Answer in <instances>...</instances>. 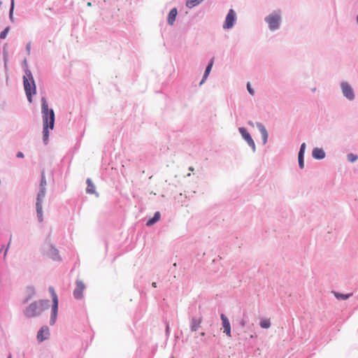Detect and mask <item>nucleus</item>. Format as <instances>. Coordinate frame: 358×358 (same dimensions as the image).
Listing matches in <instances>:
<instances>
[{
    "label": "nucleus",
    "mask_w": 358,
    "mask_h": 358,
    "mask_svg": "<svg viewBox=\"0 0 358 358\" xmlns=\"http://www.w3.org/2000/svg\"><path fill=\"white\" fill-rule=\"evenodd\" d=\"M76 287L73 291V296L77 299H80L83 296V291L85 289V285L80 280H76Z\"/></svg>",
    "instance_id": "nucleus-8"
},
{
    "label": "nucleus",
    "mask_w": 358,
    "mask_h": 358,
    "mask_svg": "<svg viewBox=\"0 0 358 358\" xmlns=\"http://www.w3.org/2000/svg\"><path fill=\"white\" fill-rule=\"evenodd\" d=\"M313 157L316 159H322L324 158L325 153L322 149L317 148L313 150Z\"/></svg>",
    "instance_id": "nucleus-13"
},
{
    "label": "nucleus",
    "mask_w": 358,
    "mask_h": 358,
    "mask_svg": "<svg viewBox=\"0 0 358 358\" xmlns=\"http://www.w3.org/2000/svg\"><path fill=\"white\" fill-rule=\"evenodd\" d=\"M221 320H222V325H223V327H224V332L229 337H231V326H230V323H229V320L227 319V317L224 314L221 315Z\"/></svg>",
    "instance_id": "nucleus-12"
},
{
    "label": "nucleus",
    "mask_w": 358,
    "mask_h": 358,
    "mask_svg": "<svg viewBox=\"0 0 358 358\" xmlns=\"http://www.w3.org/2000/svg\"><path fill=\"white\" fill-rule=\"evenodd\" d=\"M239 131L241 134L243 138L247 141L248 145L251 146L254 150L255 148V144L252 138H251L250 134L247 131L245 128L241 127L239 128Z\"/></svg>",
    "instance_id": "nucleus-10"
},
{
    "label": "nucleus",
    "mask_w": 358,
    "mask_h": 358,
    "mask_svg": "<svg viewBox=\"0 0 358 358\" xmlns=\"http://www.w3.org/2000/svg\"><path fill=\"white\" fill-rule=\"evenodd\" d=\"M257 127L262 135V137H263V143H266V141H267V138H268V133H267V131L266 129V128L262 124H257Z\"/></svg>",
    "instance_id": "nucleus-18"
},
{
    "label": "nucleus",
    "mask_w": 358,
    "mask_h": 358,
    "mask_svg": "<svg viewBox=\"0 0 358 358\" xmlns=\"http://www.w3.org/2000/svg\"><path fill=\"white\" fill-rule=\"evenodd\" d=\"M9 358H11V357H9Z\"/></svg>",
    "instance_id": "nucleus-38"
},
{
    "label": "nucleus",
    "mask_w": 358,
    "mask_h": 358,
    "mask_svg": "<svg viewBox=\"0 0 358 358\" xmlns=\"http://www.w3.org/2000/svg\"><path fill=\"white\" fill-rule=\"evenodd\" d=\"M280 17L278 14H272L266 18V22L268 24L271 29L274 30L278 28Z\"/></svg>",
    "instance_id": "nucleus-6"
},
{
    "label": "nucleus",
    "mask_w": 358,
    "mask_h": 358,
    "mask_svg": "<svg viewBox=\"0 0 358 358\" xmlns=\"http://www.w3.org/2000/svg\"><path fill=\"white\" fill-rule=\"evenodd\" d=\"M298 159H299V165L300 168L303 169L304 167L303 155H299Z\"/></svg>",
    "instance_id": "nucleus-25"
},
{
    "label": "nucleus",
    "mask_w": 358,
    "mask_h": 358,
    "mask_svg": "<svg viewBox=\"0 0 358 358\" xmlns=\"http://www.w3.org/2000/svg\"><path fill=\"white\" fill-rule=\"evenodd\" d=\"M8 31H9V28H8V27L6 28V29H5L3 31H1V33L0 34V38H2V39H3V38H5L6 37V36H7V34H8Z\"/></svg>",
    "instance_id": "nucleus-26"
},
{
    "label": "nucleus",
    "mask_w": 358,
    "mask_h": 358,
    "mask_svg": "<svg viewBox=\"0 0 358 358\" xmlns=\"http://www.w3.org/2000/svg\"><path fill=\"white\" fill-rule=\"evenodd\" d=\"M247 89H248V90L249 93H250L251 95H253V94H254L255 92H254V90L252 89V87H251V86H250V83H248V84H247Z\"/></svg>",
    "instance_id": "nucleus-28"
},
{
    "label": "nucleus",
    "mask_w": 358,
    "mask_h": 358,
    "mask_svg": "<svg viewBox=\"0 0 358 358\" xmlns=\"http://www.w3.org/2000/svg\"><path fill=\"white\" fill-rule=\"evenodd\" d=\"M52 253L53 255H55V256H58V252L57 250H52Z\"/></svg>",
    "instance_id": "nucleus-30"
},
{
    "label": "nucleus",
    "mask_w": 358,
    "mask_h": 358,
    "mask_svg": "<svg viewBox=\"0 0 358 358\" xmlns=\"http://www.w3.org/2000/svg\"><path fill=\"white\" fill-rule=\"evenodd\" d=\"M49 307L48 300H39L31 303L25 310L24 315L27 317H34L40 315Z\"/></svg>",
    "instance_id": "nucleus-2"
},
{
    "label": "nucleus",
    "mask_w": 358,
    "mask_h": 358,
    "mask_svg": "<svg viewBox=\"0 0 358 358\" xmlns=\"http://www.w3.org/2000/svg\"><path fill=\"white\" fill-rule=\"evenodd\" d=\"M49 291L51 294L52 299V315L50 318V324L53 325L55 323L57 311H58V297L53 287H50Z\"/></svg>",
    "instance_id": "nucleus-5"
},
{
    "label": "nucleus",
    "mask_w": 358,
    "mask_h": 358,
    "mask_svg": "<svg viewBox=\"0 0 358 358\" xmlns=\"http://www.w3.org/2000/svg\"><path fill=\"white\" fill-rule=\"evenodd\" d=\"M159 218H160L159 212H156L155 213L154 217L148 220V222L146 223L147 226H151V225L154 224L159 220Z\"/></svg>",
    "instance_id": "nucleus-20"
},
{
    "label": "nucleus",
    "mask_w": 358,
    "mask_h": 358,
    "mask_svg": "<svg viewBox=\"0 0 358 358\" xmlns=\"http://www.w3.org/2000/svg\"><path fill=\"white\" fill-rule=\"evenodd\" d=\"M52 259H55V260H56V259H57L58 258H57V257H52Z\"/></svg>",
    "instance_id": "nucleus-35"
},
{
    "label": "nucleus",
    "mask_w": 358,
    "mask_h": 358,
    "mask_svg": "<svg viewBox=\"0 0 358 358\" xmlns=\"http://www.w3.org/2000/svg\"><path fill=\"white\" fill-rule=\"evenodd\" d=\"M14 8V0H11V8L10 10V17H12Z\"/></svg>",
    "instance_id": "nucleus-29"
},
{
    "label": "nucleus",
    "mask_w": 358,
    "mask_h": 358,
    "mask_svg": "<svg viewBox=\"0 0 358 358\" xmlns=\"http://www.w3.org/2000/svg\"><path fill=\"white\" fill-rule=\"evenodd\" d=\"M347 158L349 162H354L357 159L358 157H357V155L350 153V154L348 155Z\"/></svg>",
    "instance_id": "nucleus-24"
},
{
    "label": "nucleus",
    "mask_w": 358,
    "mask_h": 358,
    "mask_svg": "<svg viewBox=\"0 0 358 358\" xmlns=\"http://www.w3.org/2000/svg\"><path fill=\"white\" fill-rule=\"evenodd\" d=\"M23 156H24V155H23V154H22V152H18V153L17 154V157H23Z\"/></svg>",
    "instance_id": "nucleus-32"
},
{
    "label": "nucleus",
    "mask_w": 358,
    "mask_h": 358,
    "mask_svg": "<svg viewBox=\"0 0 358 358\" xmlns=\"http://www.w3.org/2000/svg\"><path fill=\"white\" fill-rule=\"evenodd\" d=\"M202 0H187V6L192 8L196 5L199 4Z\"/></svg>",
    "instance_id": "nucleus-22"
},
{
    "label": "nucleus",
    "mask_w": 358,
    "mask_h": 358,
    "mask_svg": "<svg viewBox=\"0 0 358 358\" xmlns=\"http://www.w3.org/2000/svg\"><path fill=\"white\" fill-rule=\"evenodd\" d=\"M213 60H214V58H212L210 59L208 65L207 66L205 73H204V75H203V79L201 80V81L200 83V85H202L205 82L207 77L208 76V75L212 69L213 65V62H214Z\"/></svg>",
    "instance_id": "nucleus-15"
},
{
    "label": "nucleus",
    "mask_w": 358,
    "mask_h": 358,
    "mask_svg": "<svg viewBox=\"0 0 358 358\" xmlns=\"http://www.w3.org/2000/svg\"><path fill=\"white\" fill-rule=\"evenodd\" d=\"M152 286L153 287H157V283H156L155 282H153L152 283Z\"/></svg>",
    "instance_id": "nucleus-33"
},
{
    "label": "nucleus",
    "mask_w": 358,
    "mask_h": 358,
    "mask_svg": "<svg viewBox=\"0 0 358 358\" xmlns=\"http://www.w3.org/2000/svg\"><path fill=\"white\" fill-rule=\"evenodd\" d=\"M50 335L49 328L46 326L43 327L37 333V339L39 342H42L47 339Z\"/></svg>",
    "instance_id": "nucleus-11"
},
{
    "label": "nucleus",
    "mask_w": 358,
    "mask_h": 358,
    "mask_svg": "<svg viewBox=\"0 0 358 358\" xmlns=\"http://www.w3.org/2000/svg\"><path fill=\"white\" fill-rule=\"evenodd\" d=\"M24 91L28 101L32 102V94H36V85L30 71H26V75L23 77Z\"/></svg>",
    "instance_id": "nucleus-4"
},
{
    "label": "nucleus",
    "mask_w": 358,
    "mask_h": 358,
    "mask_svg": "<svg viewBox=\"0 0 358 358\" xmlns=\"http://www.w3.org/2000/svg\"><path fill=\"white\" fill-rule=\"evenodd\" d=\"M257 127L262 135V137H263V143H266V141H267V138H268V133H267V131L266 129V128L262 124H257Z\"/></svg>",
    "instance_id": "nucleus-17"
},
{
    "label": "nucleus",
    "mask_w": 358,
    "mask_h": 358,
    "mask_svg": "<svg viewBox=\"0 0 358 358\" xmlns=\"http://www.w3.org/2000/svg\"><path fill=\"white\" fill-rule=\"evenodd\" d=\"M46 185H47V182L45 180V177L44 174L43 173L41 180V183H40V191L38 194L36 203L37 216H38V220L40 222L43 221L42 201L45 196Z\"/></svg>",
    "instance_id": "nucleus-3"
},
{
    "label": "nucleus",
    "mask_w": 358,
    "mask_h": 358,
    "mask_svg": "<svg viewBox=\"0 0 358 358\" xmlns=\"http://www.w3.org/2000/svg\"><path fill=\"white\" fill-rule=\"evenodd\" d=\"M7 251H8V248H6V251H5V253H4V258H5V257H6V256Z\"/></svg>",
    "instance_id": "nucleus-34"
},
{
    "label": "nucleus",
    "mask_w": 358,
    "mask_h": 358,
    "mask_svg": "<svg viewBox=\"0 0 358 358\" xmlns=\"http://www.w3.org/2000/svg\"><path fill=\"white\" fill-rule=\"evenodd\" d=\"M189 170H190V171H193V170H194V169H193L192 167H190V168H189Z\"/></svg>",
    "instance_id": "nucleus-37"
},
{
    "label": "nucleus",
    "mask_w": 358,
    "mask_h": 358,
    "mask_svg": "<svg viewBox=\"0 0 358 358\" xmlns=\"http://www.w3.org/2000/svg\"><path fill=\"white\" fill-rule=\"evenodd\" d=\"M42 114L43 121V140L46 144L49 138L48 128L52 129L55 124V113L52 109L48 108V105L45 98H42Z\"/></svg>",
    "instance_id": "nucleus-1"
},
{
    "label": "nucleus",
    "mask_w": 358,
    "mask_h": 358,
    "mask_svg": "<svg viewBox=\"0 0 358 358\" xmlns=\"http://www.w3.org/2000/svg\"><path fill=\"white\" fill-rule=\"evenodd\" d=\"M30 48H31V44H30V43H28V44L27 45V51H28L29 52V51H30Z\"/></svg>",
    "instance_id": "nucleus-31"
},
{
    "label": "nucleus",
    "mask_w": 358,
    "mask_h": 358,
    "mask_svg": "<svg viewBox=\"0 0 358 358\" xmlns=\"http://www.w3.org/2000/svg\"><path fill=\"white\" fill-rule=\"evenodd\" d=\"M341 88L344 96L349 100H352L355 98L353 90L349 84L342 83Z\"/></svg>",
    "instance_id": "nucleus-9"
},
{
    "label": "nucleus",
    "mask_w": 358,
    "mask_h": 358,
    "mask_svg": "<svg viewBox=\"0 0 358 358\" xmlns=\"http://www.w3.org/2000/svg\"><path fill=\"white\" fill-rule=\"evenodd\" d=\"M202 322V318H193L192 320L191 329L192 331H196L200 327Z\"/></svg>",
    "instance_id": "nucleus-16"
},
{
    "label": "nucleus",
    "mask_w": 358,
    "mask_h": 358,
    "mask_svg": "<svg viewBox=\"0 0 358 358\" xmlns=\"http://www.w3.org/2000/svg\"><path fill=\"white\" fill-rule=\"evenodd\" d=\"M334 295L336 297V299H338L345 300V299H348L351 294H343L336 292V293H334Z\"/></svg>",
    "instance_id": "nucleus-23"
},
{
    "label": "nucleus",
    "mask_w": 358,
    "mask_h": 358,
    "mask_svg": "<svg viewBox=\"0 0 358 358\" xmlns=\"http://www.w3.org/2000/svg\"><path fill=\"white\" fill-rule=\"evenodd\" d=\"M305 149H306V143H303L301 144V145L300 150H299V155H303V153L305 152Z\"/></svg>",
    "instance_id": "nucleus-27"
},
{
    "label": "nucleus",
    "mask_w": 358,
    "mask_h": 358,
    "mask_svg": "<svg viewBox=\"0 0 358 358\" xmlns=\"http://www.w3.org/2000/svg\"><path fill=\"white\" fill-rule=\"evenodd\" d=\"M236 21V13L233 9H230L226 17L224 23L223 24L224 29H230L234 26Z\"/></svg>",
    "instance_id": "nucleus-7"
},
{
    "label": "nucleus",
    "mask_w": 358,
    "mask_h": 358,
    "mask_svg": "<svg viewBox=\"0 0 358 358\" xmlns=\"http://www.w3.org/2000/svg\"><path fill=\"white\" fill-rule=\"evenodd\" d=\"M177 14H178V11H177V9L176 8H174L171 10V11L169 12V15H168V23H169V24H170V25H173V23H174L175 20H176Z\"/></svg>",
    "instance_id": "nucleus-14"
},
{
    "label": "nucleus",
    "mask_w": 358,
    "mask_h": 358,
    "mask_svg": "<svg viewBox=\"0 0 358 358\" xmlns=\"http://www.w3.org/2000/svg\"><path fill=\"white\" fill-rule=\"evenodd\" d=\"M259 325L263 329H268L271 327V321L269 319L261 320Z\"/></svg>",
    "instance_id": "nucleus-21"
},
{
    "label": "nucleus",
    "mask_w": 358,
    "mask_h": 358,
    "mask_svg": "<svg viewBox=\"0 0 358 358\" xmlns=\"http://www.w3.org/2000/svg\"><path fill=\"white\" fill-rule=\"evenodd\" d=\"M87 187L86 189L87 192L89 194H95L96 193L95 186L93 184V182L90 178L87 179Z\"/></svg>",
    "instance_id": "nucleus-19"
},
{
    "label": "nucleus",
    "mask_w": 358,
    "mask_h": 358,
    "mask_svg": "<svg viewBox=\"0 0 358 358\" xmlns=\"http://www.w3.org/2000/svg\"><path fill=\"white\" fill-rule=\"evenodd\" d=\"M204 335H205V333H204V332H202V333L201 334V336H203Z\"/></svg>",
    "instance_id": "nucleus-36"
}]
</instances>
